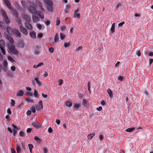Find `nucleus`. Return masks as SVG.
<instances>
[{"mask_svg":"<svg viewBox=\"0 0 153 153\" xmlns=\"http://www.w3.org/2000/svg\"><path fill=\"white\" fill-rule=\"evenodd\" d=\"M8 49L10 53L12 54L17 55L18 54V52L16 49L15 46L13 45H9L8 46Z\"/></svg>","mask_w":153,"mask_h":153,"instance_id":"obj_1","label":"nucleus"},{"mask_svg":"<svg viewBox=\"0 0 153 153\" xmlns=\"http://www.w3.org/2000/svg\"><path fill=\"white\" fill-rule=\"evenodd\" d=\"M21 16L23 19L25 21V22H30V18L28 15L23 13L21 15Z\"/></svg>","mask_w":153,"mask_h":153,"instance_id":"obj_2","label":"nucleus"},{"mask_svg":"<svg viewBox=\"0 0 153 153\" xmlns=\"http://www.w3.org/2000/svg\"><path fill=\"white\" fill-rule=\"evenodd\" d=\"M29 12L33 14L36 15L37 13V11L36 7L33 6H30L28 9Z\"/></svg>","mask_w":153,"mask_h":153,"instance_id":"obj_3","label":"nucleus"},{"mask_svg":"<svg viewBox=\"0 0 153 153\" xmlns=\"http://www.w3.org/2000/svg\"><path fill=\"white\" fill-rule=\"evenodd\" d=\"M1 13H2L3 16L4 17V19L5 20V21L6 22L7 24H8L10 23V21L8 19V16L6 15V13L5 11H4L3 10H1Z\"/></svg>","mask_w":153,"mask_h":153,"instance_id":"obj_4","label":"nucleus"},{"mask_svg":"<svg viewBox=\"0 0 153 153\" xmlns=\"http://www.w3.org/2000/svg\"><path fill=\"white\" fill-rule=\"evenodd\" d=\"M25 27L28 30L32 31L33 30V27L32 25L30 23V22H25Z\"/></svg>","mask_w":153,"mask_h":153,"instance_id":"obj_5","label":"nucleus"},{"mask_svg":"<svg viewBox=\"0 0 153 153\" xmlns=\"http://www.w3.org/2000/svg\"><path fill=\"white\" fill-rule=\"evenodd\" d=\"M4 1L6 6L10 10L12 9V7L11 6L9 0H4Z\"/></svg>","mask_w":153,"mask_h":153,"instance_id":"obj_6","label":"nucleus"},{"mask_svg":"<svg viewBox=\"0 0 153 153\" xmlns=\"http://www.w3.org/2000/svg\"><path fill=\"white\" fill-rule=\"evenodd\" d=\"M18 46L21 48H24L25 43L23 40H19L18 41Z\"/></svg>","mask_w":153,"mask_h":153,"instance_id":"obj_7","label":"nucleus"},{"mask_svg":"<svg viewBox=\"0 0 153 153\" xmlns=\"http://www.w3.org/2000/svg\"><path fill=\"white\" fill-rule=\"evenodd\" d=\"M13 34L15 36L17 37H20L21 36V34L20 32L17 30H14L13 32Z\"/></svg>","mask_w":153,"mask_h":153,"instance_id":"obj_8","label":"nucleus"},{"mask_svg":"<svg viewBox=\"0 0 153 153\" xmlns=\"http://www.w3.org/2000/svg\"><path fill=\"white\" fill-rule=\"evenodd\" d=\"M20 31L25 35L28 34L27 30L24 27H22L19 29Z\"/></svg>","mask_w":153,"mask_h":153,"instance_id":"obj_9","label":"nucleus"},{"mask_svg":"<svg viewBox=\"0 0 153 153\" xmlns=\"http://www.w3.org/2000/svg\"><path fill=\"white\" fill-rule=\"evenodd\" d=\"M35 3L36 4L40 7V9L41 10H43V8L42 7V4L38 0H36Z\"/></svg>","mask_w":153,"mask_h":153,"instance_id":"obj_10","label":"nucleus"},{"mask_svg":"<svg viewBox=\"0 0 153 153\" xmlns=\"http://www.w3.org/2000/svg\"><path fill=\"white\" fill-rule=\"evenodd\" d=\"M6 29L7 32L10 35L12 34L13 31V29L10 27H7Z\"/></svg>","mask_w":153,"mask_h":153,"instance_id":"obj_11","label":"nucleus"},{"mask_svg":"<svg viewBox=\"0 0 153 153\" xmlns=\"http://www.w3.org/2000/svg\"><path fill=\"white\" fill-rule=\"evenodd\" d=\"M33 22L35 23L38 22L39 20V18L35 16H32Z\"/></svg>","mask_w":153,"mask_h":153,"instance_id":"obj_12","label":"nucleus"},{"mask_svg":"<svg viewBox=\"0 0 153 153\" xmlns=\"http://www.w3.org/2000/svg\"><path fill=\"white\" fill-rule=\"evenodd\" d=\"M24 95V92L22 90L19 91L16 93V96L17 97H23Z\"/></svg>","mask_w":153,"mask_h":153,"instance_id":"obj_13","label":"nucleus"},{"mask_svg":"<svg viewBox=\"0 0 153 153\" xmlns=\"http://www.w3.org/2000/svg\"><path fill=\"white\" fill-rule=\"evenodd\" d=\"M36 14L40 17L42 19H44V15L42 12L40 11H37V13Z\"/></svg>","mask_w":153,"mask_h":153,"instance_id":"obj_14","label":"nucleus"},{"mask_svg":"<svg viewBox=\"0 0 153 153\" xmlns=\"http://www.w3.org/2000/svg\"><path fill=\"white\" fill-rule=\"evenodd\" d=\"M5 42L3 40H0V47L1 48H5Z\"/></svg>","mask_w":153,"mask_h":153,"instance_id":"obj_15","label":"nucleus"},{"mask_svg":"<svg viewBox=\"0 0 153 153\" xmlns=\"http://www.w3.org/2000/svg\"><path fill=\"white\" fill-rule=\"evenodd\" d=\"M32 125L33 127L37 129L39 128L40 127L39 124L36 122H33L32 123Z\"/></svg>","mask_w":153,"mask_h":153,"instance_id":"obj_16","label":"nucleus"},{"mask_svg":"<svg viewBox=\"0 0 153 153\" xmlns=\"http://www.w3.org/2000/svg\"><path fill=\"white\" fill-rule=\"evenodd\" d=\"M95 132H93L91 133L90 134L87 136V138L88 139L91 140L92 137L95 135Z\"/></svg>","mask_w":153,"mask_h":153,"instance_id":"obj_17","label":"nucleus"},{"mask_svg":"<svg viewBox=\"0 0 153 153\" xmlns=\"http://www.w3.org/2000/svg\"><path fill=\"white\" fill-rule=\"evenodd\" d=\"M45 2L47 5H53V2L51 0H45Z\"/></svg>","mask_w":153,"mask_h":153,"instance_id":"obj_18","label":"nucleus"},{"mask_svg":"<svg viewBox=\"0 0 153 153\" xmlns=\"http://www.w3.org/2000/svg\"><path fill=\"white\" fill-rule=\"evenodd\" d=\"M12 11V13L15 16V17L16 18H18V14L17 12L15 10H14L12 8V10H11Z\"/></svg>","mask_w":153,"mask_h":153,"instance_id":"obj_19","label":"nucleus"},{"mask_svg":"<svg viewBox=\"0 0 153 153\" xmlns=\"http://www.w3.org/2000/svg\"><path fill=\"white\" fill-rule=\"evenodd\" d=\"M0 27L2 30H5L6 27L5 24L3 22H0Z\"/></svg>","mask_w":153,"mask_h":153,"instance_id":"obj_20","label":"nucleus"},{"mask_svg":"<svg viewBox=\"0 0 153 153\" xmlns=\"http://www.w3.org/2000/svg\"><path fill=\"white\" fill-rule=\"evenodd\" d=\"M107 92L108 94L109 95L110 97L111 98L113 96L111 90L110 89L108 88L107 90Z\"/></svg>","mask_w":153,"mask_h":153,"instance_id":"obj_21","label":"nucleus"},{"mask_svg":"<svg viewBox=\"0 0 153 153\" xmlns=\"http://www.w3.org/2000/svg\"><path fill=\"white\" fill-rule=\"evenodd\" d=\"M73 106L76 109H78L81 107V105L79 104L75 103L74 104Z\"/></svg>","mask_w":153,"mask_h":153,"instance_id":"obj_22","label":"nucleus"},{"mask_svg":"<svg viewBox=\"0 0 153 153\" xmlns=\"http://www.w3.org/2000/svg\"><path fill=\"white\" fill-rule=\"evenodd\" d=\"M34 80L39 86H40L42 85V82L39 80L38 78H35Z\"/></svg>","mask_w":153,"mask_h":153,"instance_id":"obj_23","label":"nucleus"},{"mask_svg":"<svg viewBox=\"0 0 153 153\" xmlns=\"http://www.w3.org/2000/svg\"><path fill=\"white\" fill-rule=\"evenodd\" d=\"M30 35L32 38L35 39L36 38V34L35 32L32 31L30 33Z\"/></svg>","mask_w":153,"mask_h":153,"instance_id":"obj_24","label":"nucleus"},{"mask_svg":"<svg viewBox=\"0 0 153 153\" xmlns=\"http://www.w3.org/2000/svg\"><path fill=\"white\" fill-rule=\"evenodd\" d=\"M79 9L75 10L74 12V15H76V16L78 17L79 18L80 16V14L79 13H78V12L79 11Z\"/></svg>","mask_w":153,"mask_h":153,"instance_id":"obj_25","label":"nucleus"},{"mask_svg":"<svg viewBox=\"0 0 153 153\" xmlns=\"http://www.w3.org/2000/svg\"><path fill=\"white\" fill-rule=\"evenodd\" d=\"M53 5H47V10L49 11L52 12L53 10Z\"/></svg>","mask_w":153,"mask_h":153,"instance_id":"obj_26","label":"nucleus"},{"mask_svg":"<svg viewBox=\"0 0 153 153\" xmlns=\"http://www.w3.org/2000/svg\"><path fill=\"white\" fill-rule=\"evenodd\" d=\"M135 127L129 128L127 129L126 131V132H131L132 131H133L135 129Z\"/></svg>","mask_w":153,"mask_h":153,"instance_id":"obj_27","label":"nucleus"},{"mask_svg":"<svg viewBox=\"0 0 153 153\" xmlns=\"http://www.w3.org/2000/svg\"><path fill=\"white\" fill-rule=\"evenodd\" d=\"M33 95L36 98H38L39 96L38 92L36 89L34 90Z\"/></svg>","mask_w":153,"mask_h":153,"instance_id":"obj_28","label":"nucleus"},{"mask_svg":"<svg viewBox=\"0 0 153 153\" xmlns=\"http://www.w3.org/2000/svg\"><path fill=\"white\" fill-rule=\"evenodd\" d=\"M82 104L83 105L87 106L88 105L87 101L85 99H83L82 100Z\"/></svg>","mask_w":153,"mask_h":153,"instance_id":"obj_29","label":"nucleus"},{"mask_svg":"<svg viewBox=\"0 0 153 153\" xmlns=\"http://www.w3.org/2000/svg\"><path fill=\"white\" fill-rule=\"evenodd\" d=\"M65 104L66 106L68 107H71L72 105V102L69 101H67L65 103Z\"/></svg>","mask_w":153,"mask_h":153,"instance_id":"obj_30","label":"nucleus"},{"mask_svg":"<svg viewBox=\"0 0 153 153\" xmlns=\"http://www.w3.org/2000/svg\"><path fill=\"white\" fill-rule=\"evenodd\" d=\"M34 139L36 140L37 143H40L41 142V140L39 139L37 136H35L34 137Z\"/></svg>","mask_w":153,"mask_h":153,"instance_id":"obj_31","label":"nucleus"},{"mask_svg":"<svg viewBox=\"0 0 153 153\" xmlns=\"http://www.w3.org/2000/svg\"><path fill=\"white\" fill-rule=\"evenodd\" d=\"M115 25V24L114 23H113L111 28V31L112 33H114V32Z\"/></svg>","mask_w":153,"mask_h":153,"instance_id":"obj_32","label":"nucleus"},{"mask_svg":"<svg viewBox=\"0 0 153 153\" xmlns=\"http://www.w3.org/2000/svg\"><path fill=\"white\" fill-rule=\"evenodd\" d=\"M59 37L57 33H56L54 38V41L55 42H57L58 40Z\"/></svg>","mask_w":153,"mask_h":153,"instance_id":"obj_33","label":"nucleus"},{"mask_svg":"<svg viewBox=\"0 0 153 153\" xmlns=\"http://www.w3.org/2000/svg\"><path fill=\"white\" fill-rule=\"evenodd\" d=\"M43 108V106L37 105L36 106V109L37 111H39L41 109H42Z\"/></svg>","mask_w":153,"mask_h":153,"instance_id":"obj_34","label":"nucleus"},{"mask_svg":"<svg viewBox=\"0 0 153 153\" xmlns=\"http://www.w3.org/2000/svg\"><path fill=\"white\" fill-rule=\"evenodd\" d=\"M21 148L19 145H17L16 146V150L17 153H19L21 152Z\"/></svg>","mask_w":153,"mask_h":153,"instance_id":"obj_35","label":"nucleus"},{"mask_svg":"<svg viewBox=\"0 0 153 153\" xmlns=\"http://www.w3.org/2000/svg\"><path fill=\"white\" fill-rule=\"evenodd\" d=\"M8 59L9 61H10L12 62H15L14 59L10 56H9L8 57Z\"/></svg>","mask_w":153,"mask_h":153,"instance_id":"obj_36","label":"nucleus"},{"mask_svg":"<svg viewBox=\"0 0 153 153\" xmlns=\"http://www.w3.org/2000/svg\"><path fill=\"white\" fill-rule=\"evenodd\" d=\"M60 23V19L59 17H57L56 18V25L58 26L59 25Z\"/></svg>","mask_w":153,"mask_h":153,"instance_id":"obj_37","label":"nucleus"},{"mask_svg":"<svg viewBox=\"0 0 153 153\" xmlns=\"http://www.w3.org/2000/svg\"><path fill=\"white\" fill-rule=\"evenodd\" d=\"M43 153H48V149L47 147L43 148Z\"/></svg>","mask_w":153,"mask_h":153,"instance_id":"obj_38","label":"nucleus"},{"mask_svg":"<svg viewBox=\"0 0 153 153\" xmlns=\"http://www.w3.org/2000/svg\"><path fill=\"white\" fill-rule=\"evenodd\" d=\"M4 48H1L0 49L3 55H5L6 54V52L4 49Z\"/></svg>","mask_w":153,"mask_h":153,"instance_id":"obj_39","label":"nucleus"},{"mask_svg":"<svg viewBox=\"0 0 153 153\" xmlns=\"http://www.w3.org/2000/svg\"><path fill=\"white\" fill-rule=\"evenodd\" d=\"M25 100L28 102L34 103V102L32 100L29 99L27 97H26L25 98Z\"/></svg>","mask_w":153,"mask_h":153,"instance_id":"obj_40","label":"nucleus"},{"mask_svg":"<svg viewBox=\"0 0 153 153\" xmlns=\"http://www.w3.org/2000/svg\"><path fill=\"white\" fill-rule=\"evenodd\" d=\"M21 3L23 6L24 7L26 6V5L27 4V3L26 1H21Z\"/></svg>","mask_w":153,"mask_h":153,"instance_id":"obj_41","label":"nucleus"},{"mask_svg":"<svg viewBox=\"0 0 153 153\" xmlns=\"http://www.w3.org/2000/svg\"><path fill=\"white\" fill-rule=\"evenodd\" d=\"M8 40L9 41L10 43L11 44H13L14 42L13 38L11 37Z\"/></svg>","mask_w":153,"mask_h":153,"instance_id":"obj_42","label":"nucleus"},{"mask_svg":"<svg viewBox=\"0 0 153 153\" xmlns=\"http://www.w3.org/2000/svg\"><path fill=\"white\" fill-rule=\"evenodd\" d=\"M60 37L61 40H63L65 37V35L62 33H60Z\"/></svg>","mask_w":153,"mask_h":153,"instance_id":"obj_43","label":"nucleus"},{"mask_svg":"<svg viewBox=\"0 0 153 153\" xmlns=\"http://www.w3.org/2000/svg\"><path fill=\"white\" fill-rule=\"evenodd\" d=\"M32 112L34 113L36 112V108L34 106H32L31 107Z\"/></svg>","mask_w":153,"mask_h":153,"instance_id":"obj_44","label":"nucleus"},{"mask_svg":"<svg viewBox=\"0 0 153 153\" xmlns=\"http://www.w3.org/2000/svg\"><path fill=\"white\" fill-rule=\"evenodd\" d=\"M49 51L50 53H53L54 51V48L53 47H50L49 48Z\"/></svg>","mask_w":153,"mask_h":153,"instance_id":"obj_45","label":"nucleus"},{"mask_svg":"<svg viewBox=\"0 0 153 153\" xmlns=\"http://www.w3.org/2000/svg\"><path fill=\"white\" fill-rule=\"evenodd\" d=\"M50 24V21L49 20H47L45 22V24L46 25L48 26Z\"/></svg>","mask_w":153,"mask_h":153,"instance_id":"obj_46","label":"nucleus"},{"mask_svg":"<svg viewBox=\"0 0 153 153\" xmlns=\"http://www.w3.org/2000/svg\"><path fill=\"white\" fill-rule=\"evenodd\" d=\"M15 103V101L13 99L11 100V105L12 106H14Z\"/></svg>","mask_w":153,"mask_h":153,"instance_id":"obj_47","label":"nucleus"},{"mask_svg":"<svg viewBox=\"0 0 153 153\" xmlns=\"http://www.w3.org/2000/svg\"><path fill=\"white\" fill-rule=\"evenodd\" d=\"M146 54L149 56H153V52H147L146 53Z\"/></svg>","mask_w":153,"mask_h":153,"instance_id":"obj_48","label":"nucleus"},{"mask_svg":"<svg viewBox=\"0 0 153 153\" xmlns=\"http://www.w3.org/2000/svg\"><path fill=\"white\" fill-rule=\"evenodd\" d=\"M43 34L42 33H40L37 35V37L39 39H41L43 36Z\"/></svg>","mask_w":153,"mask_h":153,"instance_id":"obj_49","label":"nucleus"},{"mask_svg":"<svg viewBox=\"0 0 153 153\" xmlns=\"http://www.w3.org/2000/svg\"><path fill=\"white\" fill-rule=\"evenodd\" d=\"M118 79L121 82L123 80V77L122 76H118Z\"/></svg>","mask_w":153,"mask_h":153,"instance_id":"obj_50","label":"nucleus"},{"mask_svg":"<svg viewBox=\"0 0 153 153\" xmlns=\"http://www.w3.org/2000/svg\"><path fill=\"white\" fill-rule=\"evenodd\" d=\"M5 38L8 40L11 37H10L9 35L7 34L6 33H4Z\"/></svg>","mask_w":153,"mask_h":153,"instance_id":"obj_51","label":"nucleus"},{"mask_svg":"<svg viewBox=\"0 0 153 153\" xmlns=\"http://www.w3.org/2000/svg\"><path fill=\"white\" fill-rule=\"evenodd\" d=\"M70 46V44L69 43H65L64 44V47L65 48H67Z\"/></svg>","mask_w":153,"mask_h":153,"instance_id":"obj_52","label":"nucleus"},{"mask_svg":"<svg viewBox=\"0 0 153 153\" xmlns=\"http://www.w3.org/2000/svg\"><path fill=\"white\" fill-rule=\"evenodd\" d=\"M25 135L24 132L22 131H20L19 133V135L21 137H23Z\"/></svg>","mask_w":153,"mask_h":153,"instance_id":"obj_53","label":"nucleus"},{"mask_svg":"<svg viewBox=\"0 0 153 153\" xmlns=\"http://www.w3.org/2000/svg\"><path fill=\"white\" fill-rule=\"evenodd\" d=\"M125 22H123L121 23H120L118 24V26L119 27H122L124 24Z\"/></svg>","mask_w":153,"mask_h":153,"instance_id":"obj_54","label":"nucleus"},{"mask_svg":"<svg viewBox=\"0 0 153 153\" xmlns=\"http://www.w3.org/2000/svg\"><path fill=\"white\" fill-rule=\"evenodd\" d=\"M8 63L7 61L6 60L4 61L3 65L4 66H7Z\"/></svg>","mask_w":153,"mask_h":153,"instance_id":"obj_55","label":"nucleus"},{"mask_svg":"<svg viewBox=\"0 0 153 153\" xmlns=\"http://www.w3.org/2000/svg\"><path fill=\"white\" fill-rule=\"evenodd\" d=\"M122 3L121 2H119L118 4L117 5L116 7L117 8H119L121 6Z\"/></svg>","mask_w":153,"mask_h":153,"instance_id":"obj_56","label":"nucleus"},{"mask_svg":"<svg viewBox=\"0 0 153 153\" xmlns=\"http://www.w3.org/2000/svg\"><path fill=\"white\" fill-rule=\"evenodd\" d=\"M22 146L23 148L25 150L26 149V147L25 146V143L24 142H22Z\"/></svg>","mask_w":153,"mask_h":153,"instance_id":"obj_57","label":"nucleus"},{"mask_svg":"<svg viewBox=\"0 0 153 153\" xmlns=\"http://www.w3.org/2000/svg\"><path fill=\"white\" fill-rule=\"evenodd\" d=\"M28 146L29 149H32L33 147V145L31 144H28Z\"/></svg>","mask_w":153,"mask_h":153,"instance_id":"obj_58","label":"nucleus"},{"mask_svg":"<svg viewBox=\"0 0 153 153\" xmlns=\"http://www.w3.org/2000/svg\"><path fill=\"white\" fill-rule=\"evenodd\" d=\"M18 25H19V28H21L22 27H23L22 26V23L21 22H20L18 24Z\"/></svg>","mask_w":153,"mask_h":153,"instance_id":"obj_59","label":"nucleus"},{"mask_svg":"<svg viewBox=\"0 0 153 153\" xmlns=\"http://www.w3.org/2000/svg\"><path fill=\"white\" fill-rule=\"evenodd\" d=\"M7 112L9 115H10L12 114L11 111V110H10V108H8L7 109Z\"/></svg>","mask_w":153,"mask_h":153,"instance_id":"obj_60","label":"nucleus"},{"mask_svg":"<svg viewBox=\"0 0 153 153\" xmlns=\"http://www.w3.org/2000/svg\"><path fill=\"white\" fill-rule=\"evenodd\" d=\"M37 27L39 30H40L42 28V25L39 24H37Z\"/></svg>","mask_w":153,"mask_h":153,"instance_id":"obj_61","label":"nucleus"},{"mask_svg":"<svg viewBox=\"0 0 153 153\" xmlns=\"http://www.w3.org/2000/svg\"><path fill=\"white\" fill-rule=\"evenodd\" d=\"M65 29V26H62L60 27V29L62 31H63Z\"/></svg>","mask_w":153,"mask_h":153,"instance_id":"obj_62","label":"nucleus"},{"mask_svg":"<svg viewBox=\"0 0 153 153\" xmlns=\"http://www.w3.org/2000/svg\"><path fill=\"white\" fill-rule=\"evenodd\" d=\"M48 131L49 133H52L53 132V130L51 128L49 127L48 128Z\"/></svg>","mask_w":153,"mask_h":153,"instance_id":"obj_63","label":"nucleus"},{"mask_svg":"<svg viewBox=\"0 0 153 153\" xmlns=\"http://www.w3.org/2000/svg\"><path fill=\"white\" fill-rule=\"evenodd\" d=\"M58 82H59V85H61L63 83V80L62 79H60L59 80Z\"/></svg>","mask_w":153,"mask_h":153,"instance_id":"obj_64","label":"nucleus"}]
</instances>
